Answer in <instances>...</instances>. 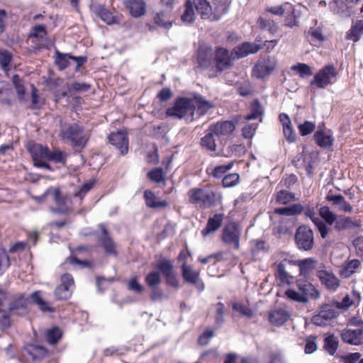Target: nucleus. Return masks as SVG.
Wrapping results in <instances>:
<instances>
[{
	"label": "nucleus",
	"mask_w": 363,
	"mask_h": 363,
	"mask_svg": "<svg viewBox=\"0 0 363 363\" xmlns=\"http://www.w3.org/2000/svg\"><path fill=\"white\" fill-rule=\"evenodd\" d=\"M33 303L38 306L43 312H54V308L45 301L40 291H35L27 296L25 294H18L11 298L8 310L11 314L18 316H24L29 313V305Z\"/></svg>",
	"instance_id": "obj_1"
},
{
	"label": "nucleus",
	"mask_w": 363,
	"mask_h": 363,
	"mask_svg": "<svg viewBox=\"0 0 363 363\" xmlns=\"http://www.w3.org/2000/svg\"><path fill=\"white\" fill-rule=\"evenodd\" d=\"M60 136L62 140L70 143L74 148L80 150L86 146L89 140V135L85 133L84 128L78 123L61 126Z\"/></svg>",
	"instance_id": "obj_2"
},
{
	"label": "nucleus",
	"mask_w": 363,
	"mask_h": 363,
	"mask_svg": "<svg viewBox=\"0 0 363 363\" xmlns=\"http://www.w3.org/2000/svg\"><path fill=\"white\" fill-rule=\"evenodd\" d=\"M319 216L324 220L326 225L331 228L334 225V229L337 232L352 229L359 225L357 220L347 216L337 217L335 213L330 211L327 206H322L318 211Z\"/></svg>",
	"instance_id": "obj_3"
},
{
	"label": "nucleus",
	"mask_w": 363,
	"mask_h": 363,
	"mask_svg": "<svg viewBox=\"0 0 363 363\" xmlns=\"http://www.w3.org/2000/svg\"><path fill=\"white\" fill-rule=\"evenodd\" d=\"M296 286L299 291L292 289L286 291L285 295L289 299L301 303H306L309 298L317 299L320 297L319 291L306 280L297 279Z\"/></svg>",
	"instance_id": "obj_4"
},
{
	"label": "nucleus",
	"mask_w": 363,
	"mask_h": 363,
	"mask_svg": "<svg viewBox=\"0 0 363 363\" xmlns=\"http://www.w3.org/2000/svg\"><path fill=\"white\" fill-rule=\"evenodd\" d=\"M189 201L191 204L203 207H211L219 204L222 201L220 193L206 191L203 188L191 189L188 193Z\"/></svg>",
	"instance_id": "obj_5"
},
{
	"label": "nucleus",
	"mask_w": 363,
	"mask_h": 363,
	"mask_svg": "<svg viewBox=\"0 0 363 363\" xmlns=\"http://www.w3.org/2000/svg\"><path fill=\"white\" fill-rule=\"evenodd\" d=\"M195 113V107H194V101L191 98L177 97L174 104L166 111L168 116L175 117L179 119L185 118L192 121Z\"/></svg>",
	"instance_id": "obj_6"
},
{
	"label": "nucleus",
	"mask_w": 363,
	"mask_h": 363,
	"mask_svg": "<svg viewBox=\"0 0 363 363\" xmlns=\"http://www.w3.org/2000/svg\"><path fill=\"white\" fill-rule=\"evenodd\" d=\"M51 354L45 347L28 344L21 351V360L26 363H50Z\"/></svg>",
	"instance_id": "obj_7"
},
{
	"label": "nucleus",
	"mask_w": 363,
	"mask_h": 363,
	"mask_svg": "<svg viewBox=\"0 0 363 363\" xmlns=\"http://www.w3.org/2000/svg\"><path fill=\"white\" fill-rule=\"evenodd\" d=\"M338 72L333 64H328L320 69L310 82L311 87L325 89L337 82Z\"/></svg>",
	"instance_id": "obj_8"
},
{
	"label": "nucleus",
	"mask_w": 363,
	"mask_h": 363,
	"mask_svg": "<svg viewBox=\"0 0 363 363\" xmlns=\"http://www.w3.org/2000/svg\"><path fill=\"white\" fill-rule=\"evenodd\" d=\"M337 310L338 308L333 301L323 304L318 313L312 316L311 322L317 326L325 327L328 325L331 320L335 318L339 315Z\"/></svg>",
	"instance_id": "obj_9"
},
{
	"label": "nucleus",
	"mask_w": 363,
	"mask_h": 363,
	"mask_svg": "<svg viewBox=\"0 0 363 363\" xmlns=\"http://www.w3.org/2000/svg\"><path fill=\"white\" fill-rule=\"evenodd\" d=\"M242 230L235 222H228L223 227L221 233V240L226 245L234 249L240 247V239Z\"/></svg>",
	"instance_id": "obj_10"
},
{
	"label": "nucleus",
	"mask_w": 363,
	"mask_h": 363,
	"mask_svg": "<svg viewBox=\"0 0 363 363\" xmlns=\"http://www.w3.org/2000/svg\"><path fill=\"white\" fill-rule=\"evenodd\" d=\"M108 143L118 152L119 156H125L129 150V138L125 130L111 132L108 136Z\"/></svg>",
	"instance_id": "obj_11"
},
{
	"label": "nucleus",
	"mask_w": 363,
	"mask_h": 363,
	"mask_svg": "<svg viewBox=\"0 0 363 363\" xmlns=\"http://www.w3.org/2000/svg\"><path fill=\"white\" fill-rule=\"evenodd\" d=\"M235 60L232 52L223 47L216 48L214 53V63L218 72H222L230 69L234 65Z\"/></svg>",
	"instance_id": "obj_12"
},
{
	"label": "nucleus",
	"mask_w": 363,
	"mask_h": 363,
	"mask_svg": "<svg viewBox=\"0 0 363 363\" xmlns=\"http://www.w3.org/2000/svg\"><path fill=\"white\" fill-rule=\"evenodd\" d=\"M61 284L55 289V298L60 301H67L72 295V289L74 286V281L72 274L65 273L61 276Z\"/></svg>",
	"instance_id": "obj_13"
},
{
	"label": "nucleus",
	"mask_w": 363,
	"mask_h": 363,
	"mask_svg": "<svg viewBox=\"0 0 363 363\" xmlns=\"http://www.w3.org/2000/svg\"><path fill=\"white\" fill-rule=\"evenodd\" d=\"M277 67V60L271 56L261 57L253 67V74L257 79H264Z\"/></svg>",
	"instance_id": "obj_14"
},
{
	"label": "nucleus",
	"mask_w": 363,
	"mask_h": 363,
	"mask_svg": "<svg viewBox=\"0 0 363 363\" xmlns=\"http://www.w3.org/2000/svg\"><path fill=\"white\" fill-rule=\"evenodd\" d=\"M294 239L300 250H311L314 243L313 231L307 225H301L296 230Z\"/></svg>",
	"instance_id": "obj_15"
},
{
	"label": "nucleus",
	"mask_w": 363,
	"mask_h": 363,
	"mask_svg": "<svg viewBox=\"0 0 363 363\" xmlns=\"http://www.w3.org/2000/svg\"><path fill=\"white\" fill-rule=\"evenodd\" d=\"M91 234L94 236L98 246L103 248V250H116V242L111 236L105 224L100 223L98 225V230L94 231Z\"/></svg>",
	"instance_id": "obj_16"
},
{
	"label": "nucleus",
	"mask_w": 363,
	"mask_h": 363,
	"mask_svg": "<svg viewBox=\"0 0 363 363\" xmlns=\"http://www.w3.org/2000/svg\"><path fill=\"white\" fill-rule=\"evenodd\" d=\"M306 217L309 218L316 227L319 232L320 237L325 239L328 237L329 234L333 231L332 228L328 227L325 223L324 220L320 217H318L315 213V208L308 204L304 206L303 211Z\"/></svg>",
	"instance_id": "obj_17"
},
{
	"label": "nucleus",
	"mask_w": 363,
	"mask_h": 363,
	"mask_svg": "<svg viewBox=\"0 0 363 363\" xmlns=\"http://www.w3.org/2000/svg\"><path fill=\"white\" fill-rule=\"evenodd\" d=\"M48 147H44L40 144H34L29 148V152L33 160L34 165L38 167L50 169V166L48 163Z\"/></svg>",
	"instance_id": "obj_18"
},
{
	"label": "nucleus",
	"mask_w": 363,
	"mask_h": 363,
	"mask_svg": "<svg viewBox=\"0 0 363 363\" xmlns=\"http://www.w3.org/2000/svg\"><path fill=\"white\" fill-rule=\"evenodd\" d=\"M51 195L53 201H55L57 208L54 211L60 212V213L67 214L71 211L70 203L71 200L62 194L60 189H48L44 194Z\"/></svg>",
	"instance_id": "obj_19"
},
{
	"label": "nucleus",
	"mask_w": 363,
	"mask_h": 363,
	"mask_svg": "<svg viewBox=\"0 0 363 363\" xmlns=\"http://www.w3.org/2000/svg\"><path fill=\"white\" fill-rule=\"evenodd\" d=\"M28 38L35 42V49L38 50L43 48L47 42L48 31L46 26L42 24L35 25L31 27Z\"/></svg>",
	"instance_id": "obj_20"
},
{
	"label": "nucleus",
	"mask_w": 363,
	"mask_h": 363,
	"mask_svg": "<svg viewBox=\"0 0 363 363\" xmlns=\"http://www.w3.org/2000/svg\"><path fill=\"white\" fill-rule=\"evenodd\" d=\"M92 11L101 21L108 25L118 24L121 22V17L113 14L104 6L96 4L92 6Z\"/></svg>",
	"instance_id": "obj_21"
},
{
	"label": "nucleus",
	"mask_w": 363,
	"mask_h": 363,
	"mask_svg": "<svg viewBox=\"0 0 363 363\" xmlns=\"http://www.w3.org/2000/svg\"><path fill=\"white\" fill-rule=\"evenodd\" d=\"M341 338L344 342L351 345H363V328L344 329L341 333Z\"/></svg>",
	"instance_id": "obj_22"
},
{
	"label": "nucleus",
	"mask_w": 363,
	"mask_h": 363,
	"mask_svg": "<svg viewBox=\"0 0 363 363\" xmlns=\"http://www.w3.org/2000/svg\"><path fill=\"white\" fill-rule=\"evenodd\" d=\"M262 46L254 43L244 42L238 45L232 50V55L235 59H240L247 56L250 54H255Z\"/></svg>",
	"instance_id": "obj_23"
},
{
	"label": "nucleus",
	"mask_w": 363,
	"mask_h": 363,
	"mask_svg": "<svg viewBox=\"0 0 363 363\" xmlns=\"http://www.w3.org/2000/svg\"><path fill=\"white\" fill-rule=\"evenodd\" d=\"M235 130V124L231 121H220L211 124L208 130L212 131L216 136H228Z\"/></svg>",
	"instance_id": "obj_24"
},
{
	"label": "nucleus",
	"mask_w": 363,
	"mask_h": 363,
	"mask_svg": "<svg viewBox=\"0 0 363 363\" xmlns=\"http://www.w3.org/2000/svg\"><path fill=\"white\" fill-rule=\"evenodd\" d=\"M223 213H215L208 218L206 227L201 230V234L203 238L214 234L223 225Z\"/></svg>",
	"instance_id": "obj_25"
},
{
	"label": "nucleus",
	"mask_w": 363,
	"mask_h": 363,
	"mask_svg": "<svg viewBox=\"0 0 363 363\" xmlns=\"http://www.w3.org/2000/svg\"><path fill=\"white\" fill-rule=\"evenodd\" d=\"M196 57L199 67L203 69L210 67L214 62V54L211 47H199Z\"/></svg>",
	"instance_id": "obj_26"
},
{
	"label": "nucleus",
	"mask_w": 363,
	"mask_h": 363,
	"mask_svg": "<svg viewBox=\"0 0 363 363\" xmlns=\"http://www.w3.org/2000/svg\"><path fill=\"white\" fill-rule=\"evenodd\" d=\"M153 22L157 27L169 30L174 22L172 13L170 11L161 10L154 14Z\"/></svg>",
	"instance_id": "obj_27"
},
{
	"label": "nucleus",
	"mask_w": 363,
	"mask_h": 363,
	"mask_svg": "<svg viewBox=\"0 0 363 363\" xmlns=\"http://www.w3.org/2000/svg\"><path fill=\"white\" fill-rule=\"evenodd\" d=\"M124 4L134 18L141 17L146 13L147 4L145 0H125Z\"/></svg>",
	"instance_id": "obj_28"
},
{
	"label": "nucleus",
	"mask_w": 363,
	"mask_h": 363,
	"mask_svg": "<svg viewBox=\"0 0 363 363\" xmlns=\"http://www.w3.org/2000/svg\"><path fill=\"white\" fill-rule=\"evenodd\" d=\"M143 198L146 206L150 208H165L169 206L166 200H160L155 192L149 189L145 190Z\"/></svg>",
	"instance_id": "obj_29"
},
{
	"label": "nucleus",
	"mask_w": 363,
	"mask_h": 363,
	"mask_svg": "<svg viewBox=\"0 0 363 363\" xmlns=\"http://www.w3.org/2000/svg\"><path fill=\"white\" fill-rule=\"evenodd\" d=\"M27 240L26 241L16 242L10 250H26L34 247L39 239V233L36 230L28 231L26 233Z\"/></svg>",
	"instance_id": "obj_30"
},
{
	"label": "nucleus",
	"mask_w": 363,
	"mask_h": 363,
	"mask_svg": "<svg viewBox=\"0 0 363 363\" xmlns=\"http://www.w3.org/2000/svg\"><path fill=\"white\" fill-rule=\"evenodd\" d=\"M317 276L321 283L328 289L335 291L340 286L338 279L332 273H329L325 270H319L317 272Z\"/></svg>",
	"instance_id": "obj_31"
},
{
	"label": "nucleus",
	"mask_w": 363,
	"mask_h": 363,
	"mask_svg": "<svg viewBox=\"0 0 363 363\" xmlns=\"http://www.w3.org/2000/svg\"><path fill=\"white\" fill-rule=\"evenodd\" d=\"M363 35V19L352 21L350 28L347 31L345 38L354 43L358 42Z\"/></svg>",
	"instance_id": "obj_32"
},
{
	"label": "nucleus",
	"mask_w": 363,
	"mask_h": 363,
	"mask_svg": "<svg viewBox=\"0 0 363 363\" xmlns=\"http://www.w3.org/2000/svg\"><path fill=\"white\" fill-rule=\"evenodd\" d=\"M289 318V313L282 308L272 311L269 314V322L275 326L284 325Z\"/></svg>",
	"instance_id": "obj_33"
},
{
	"label": "nucleus",
	"mask_w": 363,
	"mask_h": 363,
	"mask_svg": "<svg viewBox=\"0 0 363 363\" xmlns=\"http://www.w3.org/2000/svg\"><path fill=\"white\" fill-rule=\"evenodd\" d=\"M213 4L214 9L212 10L211 21H218L228 13L230 3L228 0H216Z\"/></svg>",
	"instance_id": "obj_34"
},
{
	"label": "nucleus",
	"mask_w": 363,
	"mask_h": 363,
	"mask_svg": "<svg viewBox=\"0 0 363 363\" xmlns=\"http://www.w3.org/2000/svg\"><path fill=\"white\" fill-rule=\"evenodd\" d=\"M284 16V26L294 28L298 26V15L296 14L295 7L291 4L286 3V9Z\"/></svg>",
	"instance_id": "obj_35"
},
{
	"label": "nucleus",
	"mask_w": 363,
	"mask_h": 363,
	"mask_svg": "<svg viewBox=\"0 0 363 363\" xmlns=\"http://www.w3.org/2000/svg\"><path fill=\"white\" fill-rule=\"evenodd\" d=\"M193 4L202 19H210L212 15V6L206 0H194Z\"/></svg>",
	"instance_id": "obj_36"
},
{
	"label": "nucleus",
	"mask_w": 363,
	"mask_h": 363,
	"mask_svg": "<svg viewBox=\"0 0 363 363\" xmlns=\"http://www.w3.org/2000/svg\"><path fill=\"white\" fill-rule=\"evenodd\" d=\"M191 100L194 101V107H195V111L196 110L197 113L200 116L205 115L211 108L213 107V104L212 102L206 100L203 96L199 95H196Z\"/></svg>",
	"instance_id": "obj_37"
},
{
	"label": "nucleus",
	"mask_w": 363,
	"mask_h": 363,
	"mask_svg": "<svg viewBox=\"0 0 363 363\" xmlns=\"http://www.w3.org/2000/svg\"><path fill=\"white\" fill-rule=\"evenodd\" d=\"M215 136L216 135L212 131L208 130V133L200 140L199 144L201 149L206 152H215L217 150Z\"/></svg>",
	"instance_id": "obj_38"
},
{
	"label": "nucleus",
	"mask_w": 363,
	"mask_h": 363,
	"mask_svg": "<svg viewBox=\"0 0 363 363\" xmlns=\"http://www.w3.org/2000/svg\"><path fill=\"white\" fill-rule=\"evenodd\" d=\"M182 276L185 282L192 285H196L199 279V273L186 263H183L182 266Z\"/></svg>",
	"instance_id": "obj_39"
},
{
	"label": "nucleus",
	"mask_w": 363,
	"mask_h": 363,
	"mask_svg": "<svg viewBox=\"0 0 363 363\" xmlns=\"http://www.w3.org/2000/svg\"><path fill=\"white\" fill-rule=\"evenodd\" d=\"M234 165V162H228L225 164L216 165L211 168H207L208 174L215 179H221L226 175V172L231 169Z\"/></svg>",
	"instance_id": "obj_40"
},
{
	"label": "nucleus",
	"mask_w": 363,
	"mask_h": 363,
	"mask_svg": "<svg viewBox=\"0 0 363 363\" xmlns=\"http://www.w3.org/2000/svg\"><path fill=\"white\" fill-rule=\"evenodd\" d=\"M296 262L299 267L300 275L307 277L315 269L317 261L313 258H306Z\"/></svg>",
	"instance_id": "obj_41"
},
{
	"label": "nucleus",
	"mask_w": 363,
	"mask_h": 363,
	"mask_svg": "<svg viewBox=\"0 0 363 363\" xmlns=\"http://www.w3.org/2000/svg\"><path fill=\"white\" fill-rule=\"evenodd\" d=\"M316 144L323 148L330 147L333 145V138L322 130H317L313 135Z\"/></svg>",
	"instance_id": "obj_42"
},
{
	"label": "nucleus",
	"mask_w": 363,
	"mask_h": 363,
	"mask_svg": "<svg viewBox=\"0 0 363 363\" xmlns=\"http://www.w3.org/2000/svg\"><path fill=\"white\" fill-rule=\"evenodd\" d=\"M67 156L68 155L65 151L59 149L53 150L49 149L48 162H52L65 167L67 163Z\"/></svg>",
	"instance_id": "obj_43"
},
{
	"label": "nucleus",
	"mask_w": 363,
	"mask_h": 363,
	"mask_svg": "<svg viewBox=\"0 0 363 363\" xmlns=\"http://www.w3.org/2000/svg\"><path fill=\"white\" fill-rule=\"evenodd\" d=\"M65 263L77 266L78 269H92L95 267L96 262L90 259H80L76 256L70 255L66 259Z\"/></svg>",
	"instance_id": "obj_44"
},
{
	"label": "nucleus",
	"mask_w": 363,
	"mask_h": 363,
	"mask_svg": "<svg viewBox=\"0 0 363 363\" xmlns=\"http://www.w3.org/2000/svg\"><path fill=\"white\" fill-rule=\"evenodd\" d=\"M360 265V262L358 259H352L345 264L342 265L340 268L339 274L342 278H349L355 272V269Z\"/></svg>",
	"instance_id": "obj_45"
},
{
	"label": "nucleus",
	"mask_w": 363,
	"mask_h": 363,
	"mask_svg": "<svg viewBox=\"0 0 363 363\" xmlns=\"http://www.w3.org/2000/svg\"><path fill=\"white\" fill-rule=\"evenodd\" d=\"M286 263H291V261L287 260L286 259H284L277 265V279H279L281 283L289 284L291 280L293 279L292 276H290L289 274L286 270Z\"/></svg>",
	"instance_id": "obj_46"
},
{
	"label": "nucleus",
	"mask_w": 363,
	"mask_h": 363,
	"mask_svg": "<svg viewBox=\"0 0 363 363\" xmlns=\"http://www.w3.org/2000/svg\"><path fill=\"white\" fill-rule=\"evenodd\" d=\"M339 346V341L337 338L333 335L330 334L324 338V350L331 356H333Z\"/></svg>",
	"instance_id": "obj_47"
},
{
	"label": "nucleus",
	"mask_w": 363,
	"mask_h": 363,
	"mask_svg": "<svg viewBox=\"0 0 363 363\" xmlns=\"http://www.w3.org/2000/svg\"><path fill=\"white\" fill-rule=\"evenodd\" d=\"M31 104L29 107L31 110H39L43 108L45 104V100L40 97L38 95V89L33 85H31Z\"/></svg>",
	"instance_id": "obj_48"
},
{
	"label": "nucleus",
	"mask_w": 363,
	"mask_h": 363,
	"mask_svg": "<svg viewBox=\"0 0 363 363\" xmlns=\"http://www.w3.org/2000/svg\"><path fill=\"white\" fill-rule=\"evenodd\" d=\"M230 255V251H218L216 253L211 254L203 258H199V261L202 264H207L211 262L215 264L217 262L227 259Z\"/></svg>",
	"instance_id": "obj_49"
},
{
	"label": "nucleus",
	"mask_w": 363,
	"mask_h": 363,
	"mask_svg": "<svg viewBox=\"0 0 363 363\" xmlns=\"http://www.w3.org/2000/svg\"><path fill=\"white\" fill-rule=\"evenodd\" d=\"M147 178L152 182L156 184H165V174L161 167H155L147 174Z\"/></svg>",
	"instance_id": "obj_50"
},
{
	"label": "nucleus",
	"mask_w": 363,
	"mask_h": 363,
	"mask_svg": "<svg viewBox=\"0 0 363 363\" xmlns=\"http://www.w3.org/2000/svg\"><path fill=\"white\" fill-rule=\"evenodd\" d=\"M194 4L191 0H186L184 3V11L182 15L181 19L184 23H192L195 20V13Z\"/></svg>",
	"instance_id": "obj_51"
},
{
	"label": "nucleus",
	"mask_w": 363,
	"mask_h": 363,
	"mask_svg": "<svg viewBox=\"0 0 363 363\" xmlns=\"http://www.w3.org/2000/svg\"><path fill=\"white\" fill-rule=\"evenodd\" d=\"M276 203L279 205H286L295 201V194L287 190H280L276 194Z\"/></svg>",
	"instance_id": "obj_52"
},
{
	"label": "nucleus",
	"mask_w": 363,
	"mask_h": 363,
	"mask_svg": "<svg viewBox=\"0 0 363 363\" xmlns=\"http://www.w3.org/2000/svg\"><path fill=\"white\" fill-rule=\"evenodd\" d=\"M62 333L60 328L54 326L48 329L45 333V340L50 345H55L62 337Z\"/></svg>",
	"instance_id": "obj_53"
},
{
	"label": "nucleus",
	"mask_w": 363,
	"mask_h": 363,
	"mask_svg": "<svg viewBox=\"0 0 363 363\" xmlns=\"http://www.w3.org/2000/svg\"><path fill=\"white\" fill-rule=\"evenodd\" d=\"M263 110L260 102L258 99L254 100L250 104V113L245 116V119L247 121L257 119L259 116H262Z\"/></svg>",
	"instance_id": "obj_54"
},
{
	"label": "nucleus",
	"mask_w": 363,
	"mask_h": 363,
	"mask_svg": "<svg viewBox=\"0 0 363 363\" xmlns=\"http://www.w3.org/2000/svg\"><path fill=\"white\" fill-rule=\"evenodd\" d=\"M71 54H63L57 51L55 62L60 70H64L69 65V60H72Z\"/></svg>",
	"instance_id": "obj_55"
},
{
	"label": "nucleus",
	"mask_w": 363,
	"mask_h": 363,
	"mask_svg": "<svg viewBox=\"0 0 363 363\" xmlns=\"http://www.w3.org/2000/svg\"><path fill=\"white\" fill-rule=\"evenodd\" d=\"M291 70L296 72L300 77L304 78L313 74L311 67L305 63L298 62L291 67Z\"/></svg>",
	"instance_id": "obj_56"
},
{
	"label": "nucleus",
	"mask_w": 363,
	"mask_h": 363,
	"mask_svg": "<svg viewBox=\"0 0 363 363\" xmlns=\"http://www.w3.org/2000/svg\"><path fill=\"white\" fill-rule=\"evenodd\" d=\"M238 93L244 97L252 96L254 94V89L250 81L245 80L237 84Z\"/></svg>",
	"instance_id": "obj_57"
},
{
	"label": "nucleus",
	"mask_w": 363,
	"mask_h": 363,
	"mask_svg": "<svg viewBox=\"0 0 363 363\" xmlns=\"http://www.w3.org/2000/svg\"><path fill=\"white\" fill-rule=\"evenodd\" d=\"M240 182V177L238 173H230L223 178L222 186L224 188H230L238 184Z\"/></svg>",
	"instance_id": "obj_58"
},
{
	"label": "nucleus",
	"mask_w": 363,
	"mask_h": 363,
	"mask_svg": "<svg viewBox=\"0 0 363 363\" xmlns=\"http://www.w3.org/2000/svg\"><path fill=\"white\" fill-rule=\"evenodd\" d=\"M12 83L16 91L18 98L22 99L26 94L23 80L20 77L18 74H15L12 77Z\"/></svg>",
	"instance_id": "obj_59"
},
{
	"label": "nucleus",
	"mask_w": 363,
	"mask_h": 363,
	"mask_svg": "<svg viewBox=\"0 0 363 363\" xmlns=\"http://www.w3.org/2000/svg\"><path fill=\"white\" fill-rule=\"evenodd\" d=\"M145 283L150 288L157 287L161 282L160 272L157 271H152L149 272L145 278Z\"/></svg>",
	"instance_id": "obj_60"
},
{
	"label": "nucleus",
	"mask_w": 363,
	"mask_h": 363,
	"mask_svg": "<svg viewBox=\"0 0 363 363\" xmlns=\"http://www.w3.org/2000/svg\"><path fill=\"white\" fill-rule=\"evenodd\" d=\"M293 222L290 220H281L277 228L276 233L281 235H290L292 233Z\"/></svg>",
	"instance_id": "obj_61"
},
{
	"label": "nucleus",
	"mask_w": 363,
	"mask_h": 363,
	"mask_svg": "<svg viewBox=\"0 0 363 363\" xmlns=\"http://www.w3.org/2000/svg\"><path fill=\"white\" fill-rule=\"evenodd\" d=\"M94 184L95 182L94 180L86 181L74 192V196L79 197L82 202L87 192H89L94 187Z\"/></svg>",
	"instance_id": "obj_62"
},
{
	"label": "nucleus",
	"mask_w": 363,
	"mask_h": 363,
	"mask_svg": "<svg viewBox=\"0 0 363 363\" xmlns=\"http://www.w3.org/2000/svg\"><path fill=\"white\" fill-rule=\"evenodd\" d=\"M10 312L0 308V330L4 331L11 326Z\"/></svg>",
	"instance_id": "obj_63"
},
{
	"label": "nucleus",
	"mask_w": 363,
	"mask_h": 363,
	"mask_svg": "<svg viewBox=\"0 0 363 363\" xmlns=\"http://www.w3.org/2000/svg\"><path fill=\"white\" fill-rule=\"evenodd\" d=\"M157 272L161 273L164 277L173 273V265L169 260H162L157 263Z\"/></svg>",
	"instance_id": "obj_64"
}]
</instances>
